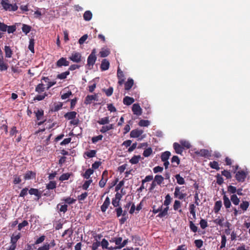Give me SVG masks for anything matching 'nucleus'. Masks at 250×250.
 <instances>
[{
  "instance_id": "72a5a7b5",
  "label": "nucleus",
  "mask_w": 250,
  "mask_h": 250,
  "mask_svg": "<svg viewBox=\"0 0 250 250\" xmlns=\"http://www.w3.org/2000/svg\"><path fill=\"white\" fill-rule=\"evenodd\" d=\"M195 208V206L193 204H191L189 205V211L190 213L192 214L194 219L196 218Z\"/></svg>"
},
{
  "instance_id": "4468645a",
  "label": "nucleus",
  "mask_w": 250,
  "mask_h": 250,
  "mask_svg": "<svg viewBox=\"0 0 250 250\" xmlns=\"http://www.w3.org/2000/svg\"><path fill=\"white\" fill-rule=\"evenodd\" d=\"M110 203V201L109 198L108 197H106L103 204L101 207V210L103 212H104L106 211L108 206H109Z\"/></svg>"
},
{
  "instance_id": "9b49d317",
  "label": "nucleus",
  "mask_w": 250,
  "mask_h": 250,
  "mask_svg": "<svg viewBox=\"0 0 250 250\" xmlns=\"http://www.w3.org/2000/svg\"><path fill=\"white\" fill-rule=\"evenodd\" d=\"M29 193L30 195H34L37 197V200H39L42 197V191H39L38 189L31 188L29 190Z\"/></svg>"
},
{
  "instance_id": "2eb2a0df",
  "label": "nucleus",
  "mask_w": 250,
  "mask_h": 250,
  "mask_svg": "<svg viewBox=\"0 0 250 250\" xmlns=\"http://www.w3.org/2000/svg\"><path fill=\"white\" fill-rule=\"evenodd\" d=\"M8 67V64L4 62L3 56H1L0 57V71L6 70Z\"/></svg>"
},
{
  "instance_id": "864d4df0",
  "label": "nucleus",
  "mask_w": 250,
  "mask_h": 250,
  "mask_svg": "<svg viewBox=\"0 0 250 250\" xmlns=\"http://www.w3.org/2000/svg\"><path fill=\"white\" fill-rule=\"evenodd\" d=\"M227 189L228 192L230 194H235L236 192V188L231 185L229 186Z\"/></svg>"
},
{
  "instance_id": "dca6fc26",
  "label": "nucleus",
  "mask_w": 250,
  "mask_h": 250,
  "mask_svg": "<svg viewBox=\"0 0 250 250\" xmlns=\"http://www.w3.org/2000/svg\"><path fill=\"white\" fill-rule=\"evenodd\" d=\"M173 148L175 150V152L177 154H181L184 150L183 147L178 143H174L173 144Z\"/></svg>"
},
{
  "instance_id": "bb28decb",
  "label": "nucleus",
  "mask_w": 250,
  "mask_h": 250,
  "mask_svg": "<svg viewBox=\"0 0 250 250\" xmlns=\"http://www.w3.org/2000/svg\"><path fill=\"white\" fill-rule=\"evenodd\" d=\"M34 113L36 114L37 119L42 120L43 116V111L42 109H38L37 111H34Z\"/></svg>"
},
{
  "instance_id": "603ef678",
  "label": "nucleus",
  "mask_w": 250,
  "mask_h": 250,
  "mask_svg": "<svg viewBox=\"0 0 250 250\" xmlns=\"http://www.w3.org/2000/svg\"><path fill=\"white\" fill-rule=\"evenodd\" d=\"M180 144L184 148L185 147L187 149H188L191 147V145L188 141L182 140L180 141Z\"/></svg>"
},
{
  "instance_id": "cd10ccee",
  "label": "nucleus",
  "mask_w": 250,
  "mask_h": 250,
  "mask_svg": "<svg viewBox=\"0 0 250 250\" xmlns=\"http://www.w3.org/2000/svg\"><path fill=\"white\" fill-rule=\"evenodd\" d=\"M110 121L108 117H105L104 118H100L97 121V123L101 125H105L108 124Z\"/></svg>"
},
{
  "instance_id": "de8ad7c7",
  "label": "nucleus",
  "mask_w": 250,
  "mask_h": 250,
  "mask_svg": "<svg viewBox=\"0 0 250 250\" xmlns=\"http://www.w3.org/2000/svg\"><path fill=\"white\" fill-rule=\"evenodd\" d=\"M45 89V87L44 86V84L42 83H40L36 87V91L38 93H41L44 91Z\"/></svg>"
},
{
  "instance_id": "c03bdc74",
  "label": "nucleus",
  "mask_w": 250,
  "mask_h": 250,
  "mask_svg": "<svg viewBox=\"0 0 250 250\" xmlns=\"http://www.w3.org/2000/svg\"><path fill=\"white\" fill-rule=\"evenodd\" d=\"M56 187V183L55 181H51L46 185V188L48 189H53Z\"/></svg>"
},
{
  "instance_id": "79ce46f5",
  "label": "nucleus",
  "mask_w": 250,
  "mask_h": 250,
  "mask_svg": "<svg viewBox=\"0 0 250 250\" xmlns=\"http://www.w3.org/2000/svg\"><path fill=\"white\" fill-rule=\"evenodd\" d=\"M175 178L177 180V182L179 185H183L185 183L184 179L181 177L180 174H176L175 175Z\"/></svg>"
},
{
  "instance_id": "c9c22d12",
  "label": "nucleus",
  "mask_w": 250,
  "mask_h": 250,
  "mask_svg": "<svg viewBox=\"0 0 250 250\" xmlns=\"http://www.w3.org/2000/svg\"><path fill=\"white\" fill-rule=\"evenodd\" d=\"M249 205V203L248 201H243L240 205V208L245 211L247 210Z\"/></svg>"
},
{
  "instance_id": "69168bd1",
  "label": "nucleus",
  "mask_w": 250,
  "mask_h": 250,
  "mask_svg": "<svg viewBox=\"0 0 250 250\" xmlns=\"http://www.w3.org/2000/svg\"><path fill=\"white\" fill-rule=\"evenodd\" d=\"M110 53V52L107 49H103L100 52V56L101 57H107Z\"/></svg>"
},
{
  "instance_id": "7ed1b4c3",
  "label": "nucleus",
  "mask_w": 250,
  "mask_h": 250,
  "mask_svg": "<svg viewBox=\"0 0 250 250\" xmlns=\"http://www.w3.org/2000/svg\"><path fill=\"white\" fill-rule=\"evenodd\" d=\"M235 178L238 182H244L248 174V171L239 170L235 173Z\"/></svg>"
},
{
  "instance_id": "393cba45",
  "label": "nucleus",
  "mask_w": 250,
  "mask_h": 250,
  "mask_svg": "<svg viewBox=\"0 0 250 250\" xmlns=\"http://www.w3.org/2000/svg\"><path fill=\"white\" fill-rule=\"evenodd\" d=\"M222 206V203L221 200H219L216 201L215 203L214 207V211L215 213H217L220 210L221 207Z\"/></svg>"
},
{
  "instance_id": "4c0bfd02",
  "label": "nucleus",
  "mask_w": 250,
  "mask_h": 250,
  "mask_svg": "<svg viewBox=\"0 0 250 250\" xmlns=\"http://www.w3.org/2000/svg\"><path fill=\"white\" fill-rule=\"evenodd\" d=\"M93 169L89 168L85 171L83 175V177L86 179H88L90 175L93 173Z\"/></svg>"
},
{
  "instance_id": "8fccbe9b",
  "label": "nucleus",
  "mask_w": 250,
  "mask_h": 250,
  "mask_svg": "<svg viewBox=\"0 0 250 250\" xmlns=\"http://www.w3.org/2000/svg\"><path fill=\"white\" fill-rule=\"evenodd\" d=\"M127 211L125 209L123 214V217L120 219V223L121 225L125 223L127 220Z\"/></svg>"
},
{
  "instance_id": "aec40b11",
  "label": "nucleus",
  "mask_w": 250,
  "mask_h": 250,
  "mask_svg": "<svg viewBox=\"0 0 250 250\" xmlns=\"http://www.w3.org/2000/svg\"><path fill=\"white\" fill-rule=\"evenodd\" d=\"M114 128V125L113 124H109L107 125H103L101 129L100 132L102 133H104L106 132L107 131L113 129Z\"/></svg>"
},
{
  "instance_id": "2f4dec72",
  "label": "nucleus",
  "mask_w": 250,
  "mask_h": 250,
  "mask_svg": "<svg viewBox=\"0 0 250 250\" xmlns=\"http://www.w3.org/2000/svg\"><path fill=\"white\" fill-rule=\"evenodd\" d=\"M164 178L161 175H156L154 177V181L157 184L160 185L163 182Z\"/></svg>"
},
{
  "instance_id": "6e6d98bb",
  "label": "nucleus",
  "mask_w": 250,
  "mask_h": 250,
  "mask_svg": "<svg viewBox=\"0 0 250 250\" xmlns=\"http://www.w3.org/2000/svg\"><path fill=\"white\" fill-rule=\"evenodd\" d=\"M70 174L69 173L62 174L59 178V180L61 181L67 180L70 177Z\"/></svg>"
},
{
  "instance_id": "1a4fd4ad",
  "label": "nucleus",
  "mask_w": 250,
  "mask_h": 250,
  "mask_svg": "<svg viewBox=\"0 0 250 250\" xmlns=\"http://www.w3.org/2000/svg\"><path fill=\"white\" fill-rule=\"evenodd\" d=\"M69 62L67 61L65 58L62 57L57 62L56 65L57 67H61L62 66H68Z\"/></svg>"
},
{
  "instance_id": "4be33fe9",
  "label": "nucleus",
  "mask_w": 250,
  "mask_h": 250,
  "mask_svg": "<svg viewBox=\"0 0 250 250\" xmlns=\"http://www.w3.org/2000/svg\"><path fill=\"white\" fill-rule=\"evenodd\" d=\"M134 83L133 80L132 79H128L127 81L125 83V90H129L132 87Z\"/></svg>"
},
{
  "instance_id": "09e8293b",
  "label": "nucleus",
  "mask_w": 250,
  "mask_h": 250,
  "mask_svg": "<svg viewBox=\"0 0 250 250\" xmlns=\"http://www.w3.org/2000/svg\"><path fill=\"white\" fill-rule=\"evenodd\" d=\"M189 223L190 230L193 232H196L198 230V227L191 221H189Z\"/></svg>"
},
{
  "instance_id": "c85d7f7f",
  "label": "nucleus",
  "mask_w": 250,
  "mask_h": 250,
  "mask_svg": "<svg viewBox=\"0 0 250 250\" xmlns=\"http://www.w3.org/2000/svg\"><path fill=\"white\" fill-rule=\"evenodd\" d=\"M170 155V152L168 151L162 153L161 156L162 161H166L167 160H168Z\"/></svg>"
},
{
  "instance_id": "f03ea898",
  "label": "nucleus",
  "mask_w": 250,
  "mask_h": 250,
  "mask_svg": "<svg viewBox=\"0 0 250 250\" xmlns=\"http://www.w3.org/2000/svg\"><path fill=\"white\" fill-rule=\"evenodd\" d=\"M97 57L96 56V49H93L91 54L89 55L87 60V65L88 69H91L93 67L96 61Z\"/></svg>"
},
{
  "instance_id": "0e129e2a",
  "label": "nucleus",
  "mask_w": 250,
  "mask_h": 250,
  "mask_svg": "<svg viewBox=\"0 0 250 250\" xmlns=\"http://www.w3.org/2000/svg\"><path fill=\"white\" fill-rule=\"evenodd\" d=\"M227 242L226 237L225 235H222L221 236V245L220 249H222L223 248H225L226 246V244Z\"/></svg>"
},
{
  "instance_id": "5701e85b",
  "label": "nucleus",
  "mask_w": 250,
  "mask_h": 250,
  "mask_svg": "<svg viewBox=\"0 0 250 250\" xmlns=\"http://www.w3.org/2000/svg\"><path fill=\"white\" fill-rule=\"evenodd\" d=\"M68 206L67 205H61L59 204L57 206V208L59 212H62L63 213H65L67 210Z\"/></svg>"
},
{
  "instance_id": "49530a36",
  "label": "nucleus",
  "mask_w": 250,
  "mask_h": 250,
  "mask_svg": "<svg viewBox=\"0 0 250 250\" xmlns=\"http://www.w3.org/2000/svg\"><path fill=\"white\" fill-rule=\"evenodd\" d=\"M152 153V149L149 147L146 149L143 152V156L146 157L149 156Z\"/></svg>"
},
{
  "instance_id": "37998d69",
  "label": "nucleus",
  "mask_w": 250,
  "mask_h": 250,
  "mask_svg": "<svg viewBox=\"0 0 250 250\" xmlns=\"http://www.w3.org/2000/svg\"><path fill=\"white\" fill-rule=\"evenodd\" d=\"M70 74L69 71H66L65 72H62L60 74H58L57 76V78L61 80L64 79L66 78V77L69 75Z\"/></svg>"
},
{
  "instance_id": "0eeeda50",
  "label": "nucleus",
  "mask_w": 250,
  "mask_h": 250,
  "mask_svg": "<svg viewBox=\"0 0 250 250\" xmlns=\"http://www.w3.org/2000/svg\"><path fill=\"white\" fill-rule=\"evenodd\" d=\"M21 234L20 232H15L11 237L10 243L17 246V242L20 239Z\"/></svg>"
},
{
  "instance_id": "a18cd8bd",
  "label": "nucleus",
  "mask_w": 250,
  "mask_h": 250,
  "mask_svg": "<svg viewBox=\"0 0 250 250\" xmlns=\"http://www.w3.org/2000/svg\"><path fill=\"white\" fill-rule=\"evenodd\" d=\"M34 44H35L34 40L33 39H30L29 44L28 45V49L33 53H34Z\"/></svg>"
},
{
  "instance_id": "5fc2aeb1",
  "label": "nucleus",
  "mask_w": 250,
  "mask_h": 250,
  "mask_svg": "<svg viewBox=\"0 0 250 250\" xmlns=\"http://www.w3.org/2000/svg\"><path fill=\"white\" fill-rule=\"evenodd\" d=\"M171 198L169 194H167L165 197V200L164 202V205L168 206L171 203Z\"/></svg>"
},
{
  "instance_id": "774afa93",
  "label": "nucleus",
  "mask_w": 250,
  "mask_h": 250,
  "mask_svg": "<svg viewBox=\"0 0 250 250\" xmlns=\"http://www.w3.org/2000/svg\"><path fill=\"white\" fill-rule=\"evenodd\" d=\"M50 245L48 243H46L43 246L39 247L37 250H49Z\"/></svg>"
},
{
  "instance_id": "a19ab883",
  "label": "nucleus",
  "mask_w": 250,
  "mask_h": 250,
  "mask_svg": "<svg viewBox=\"0 0 250 250\" xmlns=\"http://www.w3.org/2000/svg\"><path fill=\"white\" fill-rule=\"evenodd\" d=\"M172 163H176V165H173V167H177L180 164V159L177 156H173L171 161Z\"/></svg>"
},
{
  "instance_id": "a211bd4d",
  "label": "nucleus",
  "mask_w": 250,
  "mask_h": 250,
  "mask_svg": "<svg viewBox=\"0 0 250 250\" xmlns=\"http://www.w3.org/2000/svg\"><path fill=\"white\" fill-rule=\"evenodd\" d=\"M77 112L75 111L68 112L65 113L64 117L67 120H73L76 118L77 115Z\"/></svg>"
},
{
  "instance_id": "13d9d810",
  "label": "nucleus",
  "mask_w": 250,
  "mask_h": 250,
  "mask_svg": "<svg viewBox=\"0 0 250 250\" xmlns=\"http://www.w3.org/2000/svg\"><path fill=\"white\" fill-rule=\"evenodd\" d=\"M108 245H109L108 242L105 239H103L102 240L101 242H100V245H101V246L103 249H106L108 248Z\"/></svg>"
},
{
  "instance_id": "f3484780",
  "label": "nucleus",
  "mask_w": 250,
  "mask_h": 250,
  "mask_svg": "<svg viewBox=\"0 0 250 250\" xmlns=\"http://www.w3.org/2000/svg\"><path fill=\"white\" fill-rule=\"evenodd\" d=\"M36 177V173L32 171H27L24 175L25 180L34 179Z\"/></svg>"
},
{
  "instance_id": "6e6552de",
  "label": "nucleus",
  "mask_w": 250,
  "mask_h": 250,
  "mask_svg": "<svg viewBox=\"0 0 250 250\" xmlns=\"http://www.w3.org/2000/svg\"><path fill=\"white\" fill-rule=\"evenodd\" d=\"M195 153L201 157L209 158L211 156V153L208 149H202L195 152Z\"/></svg>"
},
{
  "instance_id": "6ab92c4d",
  "label": "nucleus",
  "mask_w": 250,
  "mask_h": 250,
  "mask_svg": "<svg viewBox=\"0 0 250 250\" xmlns=\"http://www.w3.org/2000/svg\"><path fill=\"white\" fill-rule=\"evenodd\" d=\"M109 62L106 59H104L101 62V69L102 71H105L109 68Z\"/></svg>"
},
{
  "instance_id": "e433bc0d",
  "label": "nucleus",
  "mask_w": 250,
  "mask_h": 250,
  "mask_svg": "<svg viewBox=\"0 0 250 250\" xmlns=\"http://www.w3.org/2000/svg\"><path fill=\"white\" fill-rule=\"evenodd\" d=\"M31 29V27L28 25L23 24L22 27V31L26 35L30 32Z\"/></svg>"
},
{
  "instance_id": "b1692460",
  "label": "nucleus",
  "mask_w": 250,
  "mask_h": 250,
  "mask_svg": "<svg viewBox=\"0 0 250 250\" xmlns=\"http://www.w3.org/2000/svg\"><path fill=\"white\" fill-rule=\"evenodd\" d=\"M134 102V99L128 96H125L123 99L124 104L126 105H129L131 104Z\"/></svg>"
},
{
  "instance_id": "7c9ffc66",
  "label": "nucleus",
  "mask_w": 250,
  "mask_h": 250,
  "mask_svg": "<svg viewBox=\"0 0 250 250\" xmlns=\"http://www.w3.org/2000/svg\"><path fill=\"white\" fill-rule=\"evenodd\" d=\"M168 210V207L167 206L166 208L163 209V207H162L161 211L158 214L157 216L160 218L165 217V216L167 215V211Z\"/></svg>"
},
{
  "instance_id": "c756f323",
  "label": "nucleus",
  "mask_w": 250,
  "mask_h": 250,
  "mask_svg": "<svg viewBox=\"0 0 250 250\" xmlns=\"http://www.w3.org/2000/svg\"><path fill=\"white\" fill-rule=\"evenodd\" d=\"M230 200L234 205H238L240 203V199L236 194H232L230 196Z\"/></svg>"
},
{
  "instance_id": "ea45409f",
  "label": "nucleus",
  "mask_w": 250,
  "mask_h": 250,
  "mask_svg": "<svg viewBox=\"0 0 250 250\" xmlns=\"http://www.w3.org/2000/svg\"><path fill=\"white\" fill-rule=\"evenodd\" d=\"M153 179V176L152 175H148L146 176L145 179L142 180V189L143 188H144V184L146 182L151 181Z\"/></svg>"
},
{
  "instance_id": "412c9836",
  "label": "nucleus",
  "mask_w": 250,
  "mask_h": 250,
  "mask_svg": "<svg viewBox=\"0 0 250 250\" xmlns=\"http://www.w3.org/2000/svg\"><path fill=\"white\" fill-rule=\"evenodd\" d=\"M223 199L224 201V205L225 208H229L231 205L230 199L229 200V198L225 194L224 195Z\"/></svg>"
},
{
  "instance_id": "bf43d9fd",
  "label": "nucleus",
  "mask_w": 250,
  "mask_h": 250,
  "mask_svg": "<svg viewBox=\"0 0 250 250\" xmlns=\"http://www.w3.org/2000/svg\"><path fill=\"white\" fill-rule=\"evenodd\" d=\"M140 158H141V156L140 155L134 156L130 160V162L132 164H136L139 162V159Z\"/></svg>"
},
{
  "instance_id": "58836bf2",
  "label": "nucleus",
  "mask_w": 250,
  "mask_h": 250,
  "mask_svg": "<svg viewBox=\"0 0 250 250\" xmlns=\"http://www.w3.org/2000/svg\"><path fill=\"white\" fill-rule=\"evenodd\" d=\"M141 135V131L138 130H133L131 131L130 135L131 138H136Z\"/></svg>"
},
{
  "instance_id": "423d86ee",
  "label": "nucleus",
  "mask_w": 250,
  "mask_h": 250,
  "mask_svg": "<svg viewBox=\"0 0 250 250\" xmlns=\"http://www.w3.org/2000/svg\"><path fill=\"white\" fill-rule=\"evenodd\" d=\"M122 238L121 237H116L115 240V243L119 249H121L122 248L125 247L127 243H128V239H125L122 242Z\"/></svg>"
},
{
  "instance_id": "4d7b16f0",
  "label": "nucleus",
  "mask_w": 250,
  "mask_h": 250,
  "mask_svg": "<svg viewBox=\"0 0 250 250\" xmlns=\"http://www.w3.org/2000/svg\"><path fill=\"white\" fill-rule=\"evenodd\" d=\"M200 225L202 229H205L208 227V222L206 220L201 219L200 221Z\"/></svg>"
},
{
  "instance_id": "20e7f679",
  "label": "nucleus",
  "mask_w": 250,
  "mask_h": 250,
  "mask_svg": "<svg viewBox=\"0 0 250 250\" xmlns=\"http://www.w3.org/2000/svg\"><path fill=\"white\" fill-rule=\"evenodd\" d=\"M68 58L73 62L78 63L81 61L82 55L80 53L75 51Z\"/></svg>"
},
{
  "instance_id": "338daca9",
  "label": "nucleus",
  "mask_w": 250,
  "mask_h": 250,
  "mask_svg": "<svg viewBox=\"0 0 250 250\" xmlns=\"http://www.w3.org/2000/svg\"><path fill=\"white\" fill-rule=\"evenodd\" d=\"M96 151L94 150H91L89 151L86 152L85 154L88 158H92L96 155Z\"/></svg>"
},
{
  "instance_id": "3c124183",
  "label": "nucleus",
  "mask_w": 250,
  "mask_h": 250,
  "mask_svg": "<svg viewBox=\"0 0 250 250\" xmlns=\"http://www.w3.org/2000/svg\"><path fill=\"white\" fill-rule=\"evenodd\" d=\"M107 97H109L112 95L113 92V88L112 87H110L108 89H103Z\"/></svg>"
},
{
  "instance_id": "39448f33",
  "label": "nucleus",
  "mask_w": 250,
  "mask_h": 250,
  "mask_svg": "<svg viewBox=\"0 0 250 250\" xmlns=\"http://www.w3.org/2000/svg\"><path fill=\"white\" fill-rule=\"evenodd\" d=\"M180 189V187H176L175 188L174 195L175 198H178L179 199L182 200L186 197L187 194L186 193H183Z\"/></svg>"
},
{
  "instance_id": "f704fd0d",
  "label": "nucleus",
  "mask_w": 250,
  "mask_h": 250,
  "mask_svg": "<svg viewBox=\"0 0 250 250\" xmlns=\"http://www.w3.org/2000/svg\"><path fill=\"white\" fill-rule=\"evenodd\" d=\"M209 166L211 168L215 169L217 170L220 169V167L219 166L218 163L216 161H214L212 162H210L209 164Z\"/></svg>"
},
{
  "instance_id": "473e14b6",
  "label": "nucleus",
  "mask_w": 250,
  "mask_h": 250,
  "mask_svg": "<svg viewBox=\"0 0 250 250\" xmlns=\"http://www.w3.org/2000/svg\"><path fill=\"white\" fill-rule=\"evenodd\" d=\"M92 14L90 11H86L84 12L83 17L85 21H89L92 18Z\"/></svg>"
},
{
  "instance_id": "a878e982",
  "label": "nucleus",
  "mask_w": 250,
  "mask_h": 250,
  "mask_svg": "<svg viewBox=\"0 0 250 250\" xmlns=\"http://www.w3.org/2000/svg\"><path fill=\"white\" fill-rule=\"evenodd\" d=\"M4 51L5 53V57L10 58L12 57L13 51L9 46L6 45L5 46Z\"/></svg>"
},
{
  "instance_id": "052dcab7",
  "label": "nucleus",
  "mask_w": 250,
  "mask_h": 250,
  "mask_svg": "<svg viewBox=\"0 0 250 250\" xmlns=\"http://www.w3.org/2000/svg\"><path fill=\"white\" fill-rule=\"evenodd\" d=\"M103 138L102 135H99L98 136H94L92 138V142L93 144H96L99 141L102 140Z\"/></svg>"
},
{
  "instance_id": "f257e3e1",
  "label": "nucleus",
  "mask_w": 250,
  "mask_h": 250,
  "mask_svg": "<svg viewBox=\"0 0 250 250\" xmlns=\"http://www.w3.org/2000/svg\"><path fill=\"white\" fill-rule=\"evenodd\" d=\"M1 4L3 8L6 11H16L18 8L16 3H10L9 0H2Z\"/></svg>"
},
{
  "instance_id": "680f3d73",
  "label": "nucleus",
  "mask_w": 250,
  "mask_h": 250,
  "mask_svg": "<svg viewBox=\"0 0 250 250\" xmlns=\"http://www.w3.org/2000/svg\"><path fill=\"white\" fill-rule=\"evenodd\" d=\"M221 174L222 175L226 177L227 179H230L231 178L230 172L227 170H224L221 172Z\"/></svg>"
},
{
  "instance_id": "f8f14e48",
  "label": "nucleus",
  "mask_w": 250,
  "mask_h": 250,
  "mask_svg": "<svg viewBox=\"0 0 250 250\" xmlns=\"http://www.w3.org/2000/svg\"><path fill=\"white\" fill-rule=\"evenodd\" d=\"M98 96L97 94L93 95H87L84 100V104H90L92 101H98Z\"/></svg>"
},
{
  "instance_id": "e2e57ef3",
  "label": "nucleus",
  "mask_w": 250,
  "mask_h": 250,
  "mask_svg": "<svg viewBox=\"0 0 250 250\" xmlns=\"http://www.w3.org/2000/svg\"><path fill=\"white\" fill-rule=\"evenodd\" d=\"M216 177L217 184L219 185H221L224 183L223 177L219 174H217Z\"/></svg>"
},
{
  "instance_id": "9d476101",
  "label": "nucleus",
  "mask_w": 250,
  "mask_h": 250,
  "mask_svg": "<svg viewBox=\"0 0 250 250\" xmlns=\"http://www.w3.org/2000/svg\"><path fill=\"white\" fill-rule=\"evenodd\" d=\"M107 171L105 170L103 172L102 174V177L99 182V185L101 188H104L107 180Z\"/></svg>"
},
{
  "instance_id": "ddd939ff",
  "label": "nucleus",
  "mask_w": 250,
  "mask_h": 250,
  "mask_svg": "<svg viewBox=\"0 0 250 250\" xmlns=\"http://www.w3.org/2000/svg\"><path fill=\"white\" fill-rule=\"evenodd\" d=\"M132 110L133 114L136 115H141V107L138 104H134L132 107Z\"/></svg>"
}]
</instances>
